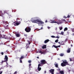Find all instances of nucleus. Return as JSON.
<instances>
[{"instance_id": "nucleus-58", "label": "nucleus", "mask_w": 74, "mask_h": 74, "mask_svg": "<svg viewBox=\"0 0 74 74\" xmlns=\"http://www.w3.org/2000/svg\"><path fill=\"white\" fill-rule=\"evenodd\" d=\"M67 33L69 34V32H68Z\"/></svg>"}, {"instance_id": "nucleus-38", "label": "nucleus", "mask_w": 74, "mask_h": 74, "mask_svg": "<svg viewBox=\"0 0 74 74\" xmlns=\"http://www.w3.org/2000/svg\"><path fill=\"white\" fill-rule=\"evenodd\" d=\"M70 62H71V61H72V59L71 58H70Z\"/></svg>"}, {"instance_id": "nucleus-23", "label": "nucleus", "mask_w": 74, "mask_h": 74, "mask_svg": "<svg viewBox=\"0 0 74 74\" xmlns=\"http://www.w3.org/2000/svg\"><path fill=\"white\" fill-rule=\"evenodd\" d=\"M59 29H60V30H62V29H63V27H59Z\"/></svg>"}, {"instance_id": "nucleus-7", "label": "nucleus", "mask_w": 74, "mask_h": 74, "mask_svg": "<svg viewBox=\"0 0 74 74\" xmlns=\"http://www.w3.org/2000/svg\"><path fill=\"white\" fill-rule=\"evenodd\" d=\"M14 25L15 26H18L20 23H21V22L19 21V23L16 22V21L14 22L13 23Z\"/></svg>"}, {"instance_id": "nucleus-25", "label": "nucleus", "mask_w": 74, "mask_h": 74, "mask_svg": "<svg viewBox=\"0 0 74 74\" xmlns=\"http://www.w3.org/2000/svg\"><path fill=\"white\" fill-rule=\"evenodd\" d=\"M23 58H24V56H22L20 58V59H23Z\"/></svg>"}, {"instance_id": "nucleus-5", "label": "nucleus", "mask_w": 74, "mask_h": 74, "mask_svg": "<svg viewBox=\"0 0 74 74\" xmlns=\"http://www.w3.org/2000/svg\"><path fill=\"white\" fill-rule=\"evenodd\" d=\"M50 23H57V24H61L62 23L60 22H56V21H55V20H50Z\"/></svg>"}, {"instance_id": "nucleus-51", "label": "nucleus", "mask_w": 74, "mask_h": 74, "mask_svg": "<svg viewBox=\"0 0 74 74\" xmlns=\"http://www.w3.org/2000/svg\"><path fill=\"white\" fill-rule=\"evenodd\" d=\"M37 59H39V57H37Z\"/></svg>"}, {"instance_id": "nucleus-29", "label": "nucleus", "mask_w": 74, "mask_h": 74, "mask_svg": "<svg viewBox=\"0 0 74 74\" xmlns=\"http://www.w3.org/2000/svg\"><path fill=\"white\" fill-rule=\"evenodd\" d=\"M28 63H31V62H32V61H31V60H29L28 61Z\"/></svg>"}, {"instance_id": "nucleus-50", "label": "nucleus", "mask_w": 74, "mask_h": 74, "mask_svg": "<svg viewBox=\"0 0 74 74\" xmlns=\"http://www.w3.org/2000/svg\"><path fill=\"white\" fill-rule=\"evenodd\" d=\"M45 22H46V23H47V20H46L45 21Z\"/></svg>"}, {"instance_id": "nucleus-1", "label": "nucleus", "mask_w": 74, "mask_h": 74, "mask_svg": "<svg viewBox=\"0 0 74 74\" xmlns=\"http://www.w3.org/2000/svg\"><path fill=\"white\" fill-rule=\"evenodd\" d=\"M32 22L33 23H38L40 25H42V24H44V23L43 22L38 19L36 20H33L32 21Z\"/></svg>"}, {"instance_id": "nucleus-26", "label": "nucleus", "mask_w": 74, "mask_h": 74, "mask_svg": "<svg viewBox=\"0 0 74 74\" xmlns=\"http://www.w3.org/2000/svg\"><path fill=\"white\" fill-rule=\"evenodd\" d=\"M7 62V61L6 60H4V61H2L1 63H3L4 62Z\"/></svg>"}, {"instance_id": "nucleus-21", "label": "nucleus", "mask_w": 74, "mask_h": 74, "mask_svg": "<svg viewBox=\"0 0 74 74\" xmlns=\"http://www.w3.org/2000/svg\"><path fill=\"white\" fill-rule=\"evenodd\" d=\"M68 30V28H67V27H65L64 29V32H65V31H66Z\"/></svg>"}, {"instance_id": "nucleus-53", "label": "nucleus", "mask_w": 74, "mask_h": 74, "mask_svg": "<svg viewBox=\"0 0 74 74\" xmlns=\"http://www.w3.org/2000/svg\"><path fill=\"white\" fill-rule=\"evenodd\" d=\"M58 43H59V44H60V42H58Z\"/></svg>"}, {"instance_id": "nucleus-56", "label": "nucleus", "mask_w": 74, "mask_h": 74, "mask_svg": "<svg viewBox=\"0 0 74 74\" xmlns=\"http://www.w3.org/2000/svg\"><path fill=\"white\" fill-rule=\"evenodd\" d=\"M13 11H14V10H12V12H13Z\"/></svg>"}, {"instance_id": "nucleus-3", "label": "nucleus", "mask_w": 74, "mask_h": 74, "mask_svg": "<svg viewBox=\"0 0 74 74\" xmlns=\"http://www.w3.org/2000/svg\"><path fill=\"white\" fill-rule=\"evenodd\" d=\"M40 65L42 66L44 64H45L47 63V61L45 60H40Z\"/></svg>"}, {"instance_id": "nucleus-35", "label": "nucleus", "mask_w": 74, "mask_h": 74, "mask_svg": "<svg viewBox=\"0 0 74 74\" xmlns=\"http://www.w3.org/2000/svg\"><path fill=\"white\" fill-rule=\"evenodd\" d=\"M17 74V72L16 71L14 73V74Z\"/></svg>"}, {"instance_id": "nucleus-40", "label": "nucleus", "mask_w": 74, "mask_h": 74, "mask_svg": "<svg viewBox=\"0 0 74 74\" xmlns=\"http://www.w3.org/2000/svg\"><path fill=\"white\" fill-rule=\"evenodd\" d=\"M62 21H64V22H66V20L65 19H63L62 20Z\"/></svg>"}, {"instance_id": "nucleus-42", "label": "nucleus", "mask_w": 74, "mask_h": 74, "mask_svg": "<svg viewBox=\"0 0 74 74\" xmlns=\"http://www.w3.org/2000/svg\"><path fill=\"white\" fill-rule=\"evenodd\" d=\"M28 42H29L28 43L29 44H30V41H28Z\"/></svg>"}, {"instance_id": "nucleus-8", "label": "nucleus", "mask_w": 74, "mask_h": 74, "mask_svg": "<svg viewBox=\"0 0 74 74\" xmlns=\"http://www.w3.org/2000/svg\"><path fill=\"white\" fill-rule=\"evenodd\" d=\"M42 66L40 64H38L37 70H38L39 71H40V70H41V68L40 67V66L41 67Z\"/></svg>"}, {"instance_id": "nucleus-52", "label": "nucleus", "mask_w": 74, "mask_h": 74, "mask_svg": "<svg viewBox=\"0 0 74 74\" xmlns=\"http://www.w3.org/2000/svg\"><path fill=\"white\" fill-rule=\"evenodd\" d=\"M73 36H74V33L73 34Z\"/></svg>"}, {"instance_id": "nucleus-13", "label": "nucleus", "mask_w": 74, "mask_h": 74, "mask_svg": "<svg viewBox=\"0 0 74 74\" xmlns=\"http://www.w3.org/2000/svg\"><path fill=\"white\" fill-rule=\"evenodd\" d=\"M15 35L17 37H19L21 36L20 34H16Z\"/></svg>"}, {"instance_id": "nucleus-37", "label": "nucleus", "mask_w": 74, "mask_h": 74, "mask_svg": "<svg viewBox=\"0 0 74 74\" xmlns=\"http://www.w3.org/2000/svg\"><path fill=\"white\" fill-rule=\"evenodd\" d=\"M67 18H70V16H67Z\"/></svg>"}, {"instance_id": "nucleus-59", "label": "nucleus", "mask_w": 74, "mask_h": 74, "mask_svg": "<svg viewBox=\"0 0 74 74\" xmlns=\"http://www.w3.org/2000/svg\"><path fill=\"white\" fill-rule=\"evenodd\" d=\"M26 56H27V54L26 55Z\"/></svg>"}, {"instance_id": "nucleus-41", "label": "nucleus", "mask_w": 74, "mask_h": 74, "mask_svg": "<svg viewBox=\"0 0 74 74\" xmlns=\"http://www.w3.org/2000/svg\"><path fill=\"white\" fill-rule=\"evenodd\" d=\"M65 42H66V41H67V39H66L65 40Z\"/></svg>"}, {"instance_id": "nucleus-9", "label": "nucleus", "mask_w": 74, "mask_h": 74, "mask_svg": "<svg viewBox=\"0 0 74 74\" xmlns=\"http://www.w3.org/2000/svg\"><path fill=\"white\" fill-rule=\"evenodd\" d=\"M39 53H41V54H44V55H45V53L46 52H45V51H43L42 52V51H41V50L39 52Z\"/></svg>"}, {"instance_id": "nucleus-48", "label": "nucleus", "mask_w": 74, "mask_h": 74, "mask_svg": "<svg viewBox=\"0 0 74 74\" xmlns=\"http://www.w3.org/2000/svg\"><path fill=\"white\" fill-rule=\"evenodd\" d=\"M5 13H6V14H7V12H5Z\"/></svg>"}, {"instance_id": "nucleus-16", "label": "nucleus", "mask_w": 74, "mask_h": 74, "mask_svg": "<svg viewBox=\"0 0 74 74\" xmlns=\"http://www.w3.org/2000/svg\"><path fill=\"white\" fill-rule=\"evenodd\" d=\"M55 65V67H56L57 68H58V64H57V63H55L54 64Z\"/></svg>"}, {"instance_id": "nucleus-4", "label": "nucleus", "mask_w": 74, "mask_h": 74, "mask_svg": "<svg viewBox=\"0 0 74 74\" xmlns=\"http://www.w3.org/2000/svg\"><path fill=\"white\" fill-rule=\"evenodd\" d=\"M25 31L27 33L30 32V31H31V28H30V27H26L25 29Z\"/></svg>"}, {"instance_id": "nucleus-18", "label": "nucleus", "mask_w": 74, "mask_h": 74, "mask_svg": "<svg viewBox=\"0 0 74 74\" xmlns=\"http://www.w3.org/2000/svg\"><path fill=\"white\" fill-rule=\"evenodd\" d=\"M54 47V48H58V46H56L55 45H53L52 47Z\"/></svg>"}, {"instance_id": "nucleus-55", "label": "nucleus", "mask_w": 74, "mask_h": 74, "mask_svg": "<svg viewBox=\"0 0 74 74\" xmlns=\"http://www.w3.org/2000/svg\"><path fill=\"white\" fill-rule=\"evenodd\" d=\"M42 29V28L41 27V29Z\"/></svg>"}, {"instance_id": "nucleus-20", "label": "nucleus", "mask_w": 74, "mask_h": 74, "mask_svg": "<svg viewBox=\"0 0 74 74\" xmlns=\"http://www.w3.org/2000/svg\"><path fill=\"white\" fill-rule=\"evenodd\" d=\"M3 23L4 24H5V25H7V24L8 23L7 22V21H3Z\"/></svg>"}, {"instance_id": "nucleus-36", "label": "nucleus", "mask_w": 74, "mask_h": 74, "mask_svg": "<svg viewBox=\"0 0 74 74\" xmlns=\"http://www.w3.org/2000/svg\"><path fill=\"white\" fill-rule=\"evenodd\" d=\"M30 66H31V64H30L29 65V68H30Z\"/></svg>"}, {"instance_id": "nucleus-49", "label": "nucleus", "mask_w": 74, "mask_h": 74, "mask_svg": "<svg viewBox=\"0 0 74 74\" xmlns=\"http://www.w3.org/2000/svg\"><path fill=\"white\" fill-rule=\"evenodd\" d=\"M27 48H29V46H27Z\"/></svg>"}, {"instance_id": "nucleus-27", "label": "nucleus", "mask_w": 74, "mask_h": 74, "mask_svg": "<svg viewBox=\"0 0 74 74\" xmlns=\"http://www.w3.org/2000/svg\"><path fill=\"white\" fill-rule=\"evenodd\" d=\"M59 41V40L58 39H57L55 41V42H58V41Z\"/></svg>"}, {"instance_id": "nucleus-10", "label": "nucleus", "mask_w": 74, "mask_h": 74, "mask_svg": "<svg viewBox=\"0 0 74 74\" xmlns=\"http://www.w3.org/2000/svg\"><path fill=\"white\" fill-rule=\"evenodd\" d=\"M67 53H70L71 51V48H68L67 49V50L66 51Z\"/></svg>"}, {"instance_id": "nucleus-15", "label": "nucleus", "mask_w": 74, "mask_h": 74, "mask_svg": "<svg viewBox=\"0 0 74 74\" xmlns=\"http://www.w3.org/2000/svg\"><path fill=\"white\" fill-rule=\"evenodd\" d=\"M59 73L61 74H64V71H60Z\"/></svg>"}, {"instance_id": "nucleus-44", "label": "nucleus", "mask_w": 74, "mask_h": 74, "mask_svg": "<svg viewBox=\"0 0 74 74\" xmlns=\"http://www.w3.org/2000/svg\"><path fill=\"white\" fill-rule=\"evenodd\" d=\"M48 29H50V27H48Z\"/></svg>"}, {"instance_id": "nucleus-6", "label": "nucleus", "mask_w": 74, "mask_h": 74, "mask_svg": "<svg viewBox=\"0 0 74 74\" xmlns=\"http://www.w3.org/2000/svg\"><path fill=\"white\" fill-rule=\"evenodd\" d=\"M5 38V39H7L8 38V37L7 36H6L5 35H2L1 34H0V38Z\"/></svg>"}, {"instance_id": "nucleus-57", "label": "nucleus", "mask_w": 74, "mask_h": 74, "mask_svg": "<svg viewBox=\"0 0 74 74\" xmlns=\"http://www.w3.org/2000/svg\"><path fill=\"white\" fill-rule=\"evenodd\" d=\"M65 18H66V16H65Z\"/></svg>"}, {"instance_id": "nucleus-34", "label": "nucleus", "mask_w": 74, "mask_h": 74, "mask_svg": "<svg viewBox=\"0 0 74 74\" xmlns=\"http://www.w3.org/2000/svg\"><path fill=\"white\" fill-rule=\"evenodd\" d=\"M1 53L2 55H4V53H3V52H1Z\"/></svg>"}, {"instance_id": "nucleus-31", "label": "nucleus", "mask_w": 74, "mask_h": 74, "mask_svg": "<svg viewBox=\"0 0 74 74\" xmlns=\"http://www.w3.org/2000/svg\"><path fill=\"white\" fill-rule=\"evenodd\" d=\"M20 63H22V60L21 59H20Z\"/></svg>"}, {"instance_id": "nucleus-14", "label": "nucleus", "mask_w": 74, "mask_h": 74, "mask_svg": "<svg viewBox=\"0 0 74 74\" xmlns=\"http://www.w3.org/2000/svg\"><path fill=\"white\" fill-rule=\"evenodd\" d=\"M49 41V39H47L44 42L45 44H46V43H47Z\"/></svg>"}, {"instance_id": "nucleus-19", "label": "nucleus", "mask_w": 74, "mask_h": 74, "mask_svg": "<svg viewBox=\"0 0 74 74\" xmlns=\"http://www.w3.org/2000/svg\"><path fill=\"white\" fill-rule=\"evenodd\" d=\"M0 15H1L2 16L3 15V13L2 12V11H0Z\"/></svg>"}, {"instance_id": "nucleus-28", "label": "nucleus", "mask_w": 74, "mask_h": 74, "mask_svg": "<svg viewBox=\"0 0 74 74\" xmlns=\"http://www.w3.org/2000/svg\"><path fill=\"white\" fill-rule=\"evenodd\" d=\"M64 34V32H61V33L60 34H62L63 35Z\"/></svg>"}, {"instance_id": "nucleus-54", "label": "nucleus", "mask_w": 74, "mask_h": 74, "mask_svg": "<svg viewBox=\"0 0 74 74\" xmlns=\"http://www.w3.org/2000/svg\"><path fill=\"white\" fill-rule=\"evenodd\" d=\"M71 47H73V45H71Z\"/></svg>"}, {"instance_id": "nucleus-39", "label": "nucleus", "mask_w": 74, "mask_h": 74, "mask_svg": "<svg viewBox=\"0 0 74 74\" xmlns=\"http://www.w3.org/2000/svg\"><path fill=\"white\" fill-rule=\"evenodd\" d=\"M2 73H3V71H1L0 72V74H1Z\"/></svg>"}, {"instance_id": "nucleus-43", "label": "nucleus", "mask_w": 74, "mask_h": 74, "mask_svg": "<svg viewBox=\"0 0 74 74\" xmlns=\"http://www.w3.org/2000/svg\"><path fill=\"white\" fill-rule=\"evenodd\" d=\"M57 47H58H58H60V45L58 46H57Z\"/></svg>"}, {"instance_id": "nucleus-32", "label": "nucleus", "mask_w": 74, "mask_h": 74, "mask_svg": "<svg viewBox=\"0 0 74 74\" xmlns=\"http://www.w3.org/2000/svg\"><path fill=\"white\" fill-rule=\"evenodd\" d=\"M24 36H25V37H27V34H24Z\"/></svg>"}, {"instance_id": "nucleus-30", "label": "nucleus", "mask_w": 74, "mask_h": 74, "mask_svg": "<svg viewBox=\"0 0 74 74\" xmlns=\"http://www.w3.org/2000/svg\"><path fill=\"white\" fill-rule=\"evenodd\" d=\"M51 37L52 38H55L56 37L53 36H51Z\"/></svg>"}, {"instance_id": "nucleus-47", "label": "nucleus", "mask_w": 74, "mask_h": 74, "mask_svg": "<svg viewBox=\"0 0 74 74\" xmlns=\"http://www.w3.org/2000/svg\"><path fill=\"white\" fill-rule=\"evenodd\" d=\"M51 74H54V73H53V72H51Z\"/></svg>"}, {"instance_id": "nucleus-2", "label": "nucleus", "mask_w": 74, "mask_h": 74, "mask_svg": "<svg viewBox=\"0 0 74 74\" xmlns=\"http://www.w3.org/2000/svg\"><path fill=\"white\" fill-rule=\"evenodd\" d=\"M66 65H69V64L68 63V62H67L66 60H64V61H63V63L61 64V66H62V67H64V66H66Z\"/></svg>"}, {"instance_id": "nucleus-46", "label": "nucleus", "mask_w": 74, "mask_h": 74, "mask_svg": "<svg viewBox=\"0 0 74 74\" xmlns=\"http://www.w3.org/2000/svg\"><path fill=\"white\" fill-rule=\"evenodd\" d=\"M6 52H8V50H7L6 51Z\"/></svg>"}, {"instance_id": "nucleus-33", "label": "nucleus", "mask_w": 74, "mask_h": 74, "mask_svg": "<svg viewBox=\"0 0 74 74\" xmlns=\"http://www.w3.org/2000/svg\"><path fill=\"white\" fill-rule=\"evenodd\" d=\"M55 38H59V37L58 36H57Z\"/></svg>"}, {"instance_id": "nucleus-24", "label": "nucleus", "mask_w": 74, "mask_h": 74, "mask_svg": "<svg viewBox=\"0 0 74 74\" xmlns=\"http://www.w3.org/2000/svg\"><path fill=\"white\" fill-rule=\"evenodd\" d=\"M60 56H64V54L61 53L60 54Z\"/></svg>"}, {"instance_id": "nucleus-45", "label": "nucleus", "mask_w": 74, "mask_h": 74, "mask_svg": "<svg viewBox=\"0 0 74 74\" xmlns=\"http://www.w3.org/2000/svg\"><path fill=\"white\" fill-rule=\"evenodd\" d=\"M46 72H47L46 71H45V72H44V73H45H45H46Z\"/></svg>"}, {"instance_id": "nucleus-11", "label": "nucleus", "mask_w": 74, "mask_h": 74, "mask_svg": "<svg viewBox=\"0 0 74 74\" xmlns=\"http://www.w3.org/2000/svg\"><path fill=\"white\" fill-rule=\"evenodd\" d=\"M42 49H46L47 48V45H44L43 46H42Z\"/></svg>"}, {"instance_id": "nucleus-12", "label": "nucleus", "mask_w": 74, "mask_h": 74, "mask_svg": "<svg viewBox=\"0 0 74 74\" xmlns=\"http://www.w3.org/2000/svg\"><path fill=\"white\" fill-rule=\"evenodd\" d=\"M4 60H6L7 61H8V57L7 55H5L4 58Z\"/></svg>"}, {"instance_id": "nucleus-17", "label": "nucleus", "mask_w": 74, "mask_h": 74, "mask_svg": "<svg viewBox=\"0 0 74 74\" xmlns=\"http://www.w3.org/2000/svg\"><path fill=\"white\" fill-rule=\"evenodd\" d=\"M49 71L50 72V73H53L54 72V69H50L49 70Z\"/></svg>"}, {"instance_id": "nucleus-22", "label": "nucleus", "mask_w": 74, "mask_h": 74, "mask_svg": "<svg viewBox=\"0 0 74 74\" xmlns=\"http://www.w3.org/2000/svg\"><path fill=\"white\" fill-rule=\"evenodd\" d=\"M5 29H8V25H7L6 27H5Z\"/></svg>"}]
</instances>
